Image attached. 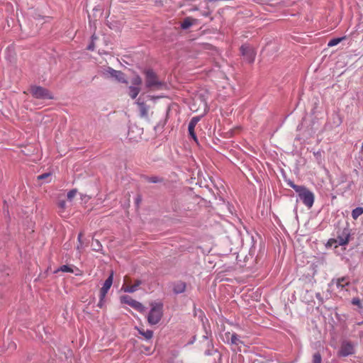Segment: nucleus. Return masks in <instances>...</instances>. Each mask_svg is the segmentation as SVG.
<instances>
[{
    "instance_id": "nucleus-15",
    "label": "nucleus",
    "mask_w": 363,
    "mask_h": 363,
    "mask_svg": "<svg viewBox=\"0 0 363 363\" xmlns=\"http://www.w3.org/2000/svg\"><path fill=\"white\" fill-rule=\"evenodd\" d=\"M186 289V284L183 281H178L173 285V291L175 294H182Z\"/></svg>"
},
{
    "instance_id": "nucleus-27",
    "label": "nucleus",
    "mask_w": 363,
    "mask_h": 363,
    "mask_svg": "<svg viewBox=\"0 0 363 363\" xmlns=\"http://www.w3.org/2000/svg\"><path fill=\"white\" fill-rule=\"evenodd\" d=\"M322 359L319 353H315L313 355V363H321Z\"/></svg>"
},
{
    "instance_id": "nucleus-20",
    "label": "nucleus",
    "mask_w": 363,
    "mask_h": 363,
    "mask_svg": "<svg viewBox=\"0 0 363 363\" xmlns=\"http://www.w3.org/2000/svg\"><path fill=\"white\" fill-rule=\"evenodd\" d=\"M231 345H238L242 344V342L240 340L238 335L235 333H231L230 335V343Z\"/></svg>"
},
{
    "instance_id": "nucleus-17",
    "label": "nucleus",
    "mask_w": 363,
    "mask_h": 363,
    "mask_svg": "<svg viewBox=\"0 0 363 363\" xmlns=\"http://www.w3.org/2000/svg\"><path fill=\"white\" fill-rule=\"evenodd\" d=\"M128 89H129V96L132 99H135L140 93V88L135 86H130L128 87Z\"/></svg>"
},
{
    "instance_id": "nucleus-1",
    "label": "nucleus",
    "mask_w": 363,
    "mask_h": 363,
    "mask_svg": "<svg viewBox=\"0 0 363 363\" xmlns=\"http://www.w3.org/2000/svg\"><path fill=\"white\" fill-rule=\"evenodd\" d=\"M151 309L147 315V322L150 325L157 324L163 315V305L161 303H152Z\"/></svg>"
},
{
    "instance_id": "nucleus-14",
    "label": "nucleus",
    "mask_w": 363,
    "mask_h": 363,
    "mask_svg": "<svg viewBox=\"0 0 363 363\" xmlns=\"http://www.w3.org/2000/svg\"><path fill=\"white\" fill-rule=\"evenodd\" d=\"M142 284L140 280H137L133 285L123 286L122 290L127 293H133L138 289V287Z\"/></svg>"
},
{
    "instance_id": "nucleus-31",
    "label": "nucleus",
    "mask_w": 363,
    "mask_h": 363,
    "mask_svg": "<svg viewBox=\"0 0 363 363\" xmlns=\"http://www.w3.org/2000/svg\"><path fill=\"white\" fill-rule=\"evenodd\" d=\"M50 174L45 173V174L39 175L38 177V179L42 180V179H46L47 177H50Z\"/></svg>"
},
{
    "instance_id": "nucleus-11",
    "label": "nucleus",
    "mask_w": 363,
    "mask_h": 363,
    "mask_svg": "<svg viewBox=\"0 0 363 363\" xmlns=\"http://www.w3.org/2000/svg\"><path fill=\"white\" fill-rule=\"evenodd\" d=\"M135 104L138 106L140 116L143 118H148V111L150 110V106H147L141 99L139 97L138 100L135 101Z\"/></svg>"
},
{
    "instance_id": "nucleus-25",
    "label": "nucleus",
    "mask_w": 363,
    "mask_h": 363,
    "mask_svg": "<svg viewBox=\"0 0 363 363\" xmlns=\"http://www.w3.org/2000/svg\"><path fill=\"white\" fill-rule=\"evenodd\" d=\"M287 184H288V185H289L291 188H292V189H293L296 192L298 191V190H299V189H301V187L302 186H298V185L295 184H294L293 182H291V181H289Z\"/></svg>"
},
{
    "instance_id": "nucleus-16",
    "label": "nucleus",
    "mask_w": 363,
    "mask_h": 363,
    "mask_svg": "<svg viewBox=\"0 0 363 363\" xmlns=\"http://www.w3.org/2000/svg\"><path fill=\"white\" fill-rule=\"evenodd\" d=\"M349 281L345 277L337 279L336 281L337 287L340 290H343L346 286L349 285Z\"/></svg>"
},
{
    "instance_id": "nucleus-26",
    "label": "nucleus",
    "mask_w": 363,
    "mask_h": 363,
    "mask_svg": "<svg viewBox=\"0 0 363 363\" xmlns=\"http://www.w3.org/2000/svg\"><path fill=\"white\" fill-rule=\"evenodd\" d=\"M58 206L60 208V213H62L64 212V210L66 208V201H60L58 203Z\"/></svg>"
},
{
    "instance_id": "nucleus-5",
    "label": "nucleus",
    "mask_w": 363,
    "mask_h": 363,
    "mask_svg": "<svg viewBox=\"0 0 363 363\" xmlns=\"http://www.w3.org/2000/svg\"><path fill=\"white\" fill-rule=\"evenodd\" d=\"M103 75L107 78H113L121 83H128L125 74L122 72L116 70L109 67L104 69Z\"/></svg>"
},
{
    "instance_id": "nucleus-24",
    "label": "nucleus",
    "mask_w": 363,
    "mask_h": 363,
    "mask_svg": "<svg viewBox=\"0 0 363 363\" xmlns=\"http://www.w3.org/2000/svg\"><path fill=\"white\" fill-rule=\"evenodd\" d=\"M77 191L76 189H72L69 191L67 193V199L71 201L73 199V198L77 195Z\"/></svg>"
},
{
    "instance_id": "nucleus-21",
    "label": "nucleus",
    "mask_w": 363,
    "mask_h": 363,
    "mask_svg": "<svg viewBox=\"0 0 363 363\" xmlns=\"http://www.w3.org/2000/svg\"><path fill=\"white\" fill-rule=\"evenodd\" d=\"M363 213V208L357 207L352 210V217L354 219H357L359 216H360Z\"/></svg>"
},
{
    "instance_id": "nucleus-3",
    "label": "nucleus",
    "mask_w": 363,
    "mask_h": 363,
    "mask_svg": "<svg viewBox=\"0 0 363 363\" xmlns=\"http://www.w3.org/2000/svg\"><path fill=\"white\" fill-rule=\"evenodd\" d=\"M300 201L308 208H311L314 203V194L305 186H302L296 192Z\"/></svg>"
},
{
    "instance_id": "nucleus-37",
    "label": "nucleus",
    "mask_w": 363,
    "mask_h": 363,
    "mask_svg": "<svg viewBox=\"0 0 363 363\" xmlns=\"http://www.w3.org/2000/svg\"><path fill=\"white\" fill-rule=\"evenodd\" d=\"M357 325H363V320H362V321H361V322H358V323H357Z\"/></svg>"
},
{
    "instance_id": "nucleus-38",
    "label": "nucleus",
    "mask_w": 363,
    "mask_h": 363,
    "mask_svg": "<svg viewBox=\"0 0 363 363\" xmlns=\"http://www.w3.org/2000/svg\"><path fill=\"white\" fill-rule=\"evenodd\" d=\"M362 149L363 150V143L362 144Z\"/></svg>"
},
{
    "instance_id": "nucleus-6",
    "label": "nucleus",
    "mask_w": 363,
    "mask_h": 363,
    "mask_svg": "<svg viewBox=\"0 0 363 363\" xmlns=\"http://www.w3.org/2000/svg\"><path fill=\"white\" fill-rule=\"evenodd\" d=\"M113 272L110 274V276L106 279L103 286L101 287L100 290V294H99V301L98 303V306L101 308L104 305V299L106 298V296L109 291L112 284H113Z\"/></svg>"
},
{
    "instance_id": "nucleus-22",
    "label": "nucleus",
    "mask_w": 363,
    "mask_h": 363,
    "mask_svg": "<svg viewBox=\"0 0 363 363\" xmlns=\"http://www.w3.org/2000/svg\"><path fill=\"white\" fill-rule=\"evenodd\" d=\"M345 38V37H342V38H333L331 39L328 43V47H333V46H335L337 45V44H339L343 39Z\"/></svg>"
},
{
    "instance_id": "nucleus-34",
    "label": "nucleus",
    "mask_w": 363,
    "mask_h": 363,
    "mask_svg": "<svg viewBox=\"0 0 363 363\" xmlns=\"http://www.w3.org/2000/svg\"><path fill=\"white\" fill-rule=\"evenodd\" d=\"M82 234L79 233L78 235V240L80 243L82 242Z\"/></svg>"
},
{
    "instance_id": "nucleus-32",
    "label": "nucleus",
    "mask_w": 363,
    "mask_h": 363,
    "mask_svg": "<svg viewBox=\"0 0 363 363\" xmlns=\"http://www.w3.org/2000/svg\"><path fill=\"white\" fill-rule=\"evenodd\" d=\"M94 42H91V43L88 45L87 50H94Z\"/></svg>"
},
{
    "instance_id": "nucleus-28",
    "label": "nucleus",
    "mask_w": 363,
    "mask_h": 363,
    "mask_svg": "<svg viewBox=\"0 0 363 363\" xmlns=\"http://www.w3.org/2000/svg\"><path fill=\"white\" fill-rule=\"evenodd\" d=\"M230 335H231V333L230 332L225 333L224 336H223V341L225 343H228V344L230 343Z\"/></svg>"
},
{
    "instance_id": "nucleus-36",
    "label": "nucleus",
    "mask_w": 363,
    "mask_h": 363,
    "mask_svg": "<svg viewBox=\"0 0 363 363\" xmlns=\"http://www.w3.org/2000/svg\"><path fill=\"white\" fill-rule=\"evenodd\" d=\"M147 98H148V99H150V100L154 99V97H153V96H150V95H148V96H147Z\"/></svg>"
},
{
    "instance_id": "nucleus-19",
    "label": "nucleus",
    "mask_w": 363,
    "mask_h": 363,
    "mask_svg": "<svg viewBox=\"0 0 363 363\" xmlns=\"http://www.w3.org/2000/svg\"><path fill=\"white\" fill-rule=\"evenodd\" d=\"M193 21L194 20L189 17L186 18L181 24L182 28L186 30L191 27L193 25Z\"/></svg>"
},
{
    "instance_id": "nucleus-12",
    "label": "nucleus",
    "mask_w": 363,
    "mask_h": 363,
    "mask_svg": "<svg viewBox=\"0 0 363 363\" xmlns=\"http://www.w3.org/2000/svg\"><path fill=\"white\" fill-rule=\"evenodd\" d=\"M201 118L199 116H195V117H193L189 123V125H188V131H189V133L190 135V136L195 140V141H197V138H196V133L194 132V128L196 125V124L199 123V121H200Z\"/></svg>"
},
{
    "instance_id": "nucleus-13",
    "label": "nucleus",
    "mask_w": 363,
    "mask_h": 363,
    "mask_svg": "<svg viewBox=\"0 0 363 363\" xmlns=\"http://www.w3.org/2000/svg\"><path fill=\"white\" fill-rule=\"evenodd\" d=\"M60 271L63 272L74 273L76 275L80 274L79 269L76 267L73 268L72 266L69 265H62L57 270H56L55 272Z\"/></svg>"
},
{
    "instance_id": "nucleus-4",
    "label": "nucleus",
    "mask_w": 363,
    "mask_h": 363,
    "mask_svg": "<svg viewBox=\"0 0 363 363\" xmlns=\"http://www.w3.org/2000/svg\"><path fill=\"white\" fill-rule=\"evenodd\" d=\"M350 237V230L344 228L337 237V239H330L328 240V245L330 246L335 245L337 247L338 245L342 246L348 243Z\"/></svg>"
},
{
    "instance_id": "nucleus-18",
    "label": "nucleus",
    "mask_w": 363,
    "mask_h": 363,
    "mask_svg": "<svg viewBox=\"0 0 363 363\" xmlns=\"http://www.w3.org/2000/svg\"><path fill=\"white\" fill-rule=\"evenodd\" d=\"M138 330L140 335H142L146 340H150L153 336V332L151 330H143L138 328Z\"/></svg>"
},
{
    "instance_id": "nucleus-2",
    "label": "nucleus",
    "mask_w": 363,
    "mask_h": 363,
    "mask_svg": "<svg viewBox=\"0 0 363 363\" xmlns=\"http://www.w3.org/2000/svg\"><path fill=\"white\" fill-rule=\"evenodd\" d=\"M145 85L147 88L152 90L162 89L165 84L160 81L157 74L151 69H147L145 72Z\"/></svg>"
},
{
    "instance_id": "nucleus-30",
    "label": "nucleus",
    "mask_w": 363,
    "mask_h": 363,
    "mask_svg": "<svg viewBox=\"0 0 363 363\" xmlns=\"http://www.w3.org/2000/svg\"><path fill=\"white\" fill-rule=\"evenodd\" d=\"M160 181V178L157 177H151L148 178V182L151 183H157Z\"/></svg>"
},
{
    "instance_id": "nucleus-9",
    "label": "nucleus",
    "mask_w": 363,
    "mask_h": 363,
    "mask_svg": "<svg viewBox=\"0 0 363 363\" xmlns=\"http://www.w3.org/2000/svg\"><path fill=\"white\" fill-rule=\"evenodd\" d=\"M121 300L122 303H126L135 309L136 311L143 313L145 310V307L139 301L133 299L130 296L128 295L122 296L121 297Z\"/></svg>"
},
{
    "instance_id": "nucleus-29",
    "label": "nucleus",
    "mask_w": 363,
    "mask_h": 363,
    "mask_svg": "<svg viewBox=\"0 0 363 363\" xmlns=\"http://www.w3.org/2000/svg\"><path fill=\"white\" fill-rule=\"evenodd\" d=\"M92 246L94 247V250H99L101 247V245L100 244V242L98 241V240H96L95 241V244H92Z\"/></svg>"
},
{
    "instance_id": "nucleus-23",
    "label": "nucleus",
    "mask_w": 363,
    "mask_h": 363,
    "mask_svg": "<svg viewBox=\"0 0 363 363\" xmlns=\"http://www.w3.org/2000/svg\"><path fill=\"white\" fill-rule=\"evenodd\" d=\"M131 82L135 86H139L142 84V79L137 75L132 79Z\"/></svg>"
},
{
    "instance_id": "nucleus-35",
    "label": "nucleus",
    "mask_w": 363,
    "mask_h": 363,
    "mask_svg": "<svg viewBox=\"0 0 363 363\" xmlns=\"http://www.w3.org/2000/svg\"><path fill=\"white\" fill-rule=\"evenodd\" d=\"M96 39V37L94 35H93L91 36V42H94V40H95Z\"/></svg>"
},
{
    "instance_id": "nucleus-7",
    "label": "nucleus",
    "mask_w": 363,
    "mask_h": 363,
    "mask_svg": "<svg viewBox=\"0 0 363 363\" xmlns=\"http://www.w3.org/2000/svg\"><path fill=\"white\" fill-rule=\"evenodd\" d=\"M32 95L36 99H52V95L46 89L41 86H33L30 88Z\"/></svg>"
},
{
    "instance_id": "nucleus-10",
    "label": "nucleus",
    "mask_w": 363,
    "mask_h": 363,
    "mask_svg": "<svg viewBox=\"0 0 363 363\" xmlns=\"http://www.w3.org/2000/svg\"><path fill=\"white\" fill-rule=\"evenodd\" d=\"M240 52L244 59L249 63H252L255 57V50L248 45H243L240 48Z\"/></svg>"
},
{
    "instance_id": "nucleus-8",
    "label": "nucleus",
    "mask_w": 363,
    "mask_h": 363,
    "mask_svg": "<svg viewBox=\"0 0 363 363\" xmlns=\"http://www.w3.org/2000/svg\"><path fill=\"white\" fill-rule=\"evenodd\" d=\"M355 352V345L348 340H344L341 343L338 354L341 357H347Z\"/></svg>"
},
{
    "instance_id": "nucleus-33",
    "label": "nucleus",
    "mask_w": 363,
    "mask_h": 363,
    "mask_svg": "<svg viewBox=\"0 0 363 363\" xmlns=\"http://www.w3.org/2000/svg\"><path fill=\"white\" fill-rule=\"evenodd\" d=\"M352 303L353 304H354V305H358V306H359V305L360 304V301H359V299H358V298H354V299L352 300Z\"/></svg>"
}]
</instances>
